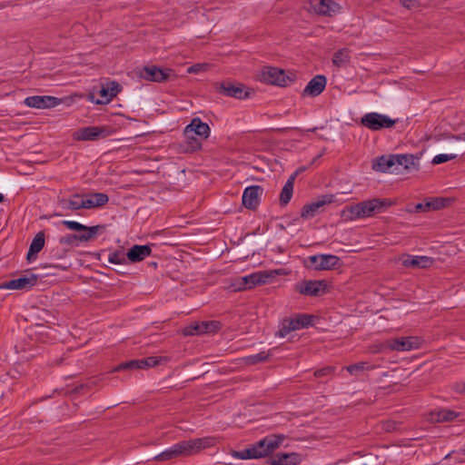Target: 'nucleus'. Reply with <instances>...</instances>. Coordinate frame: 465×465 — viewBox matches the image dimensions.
<instances>
[{"mask_svg": "<svg viewBox=\"0 0 465 465\" xmlns=\"http://www.w3.org/2000/svg\"><path fill=\"white\" fill-rule=\"evenodd\" d=\"M263 188L260 185H251L244 189L242 201L245 208L255 210L260 204Z\"/></svg>", "mask_w": 465, "mask_h": 465, "instance_id": "17", "label": "nucleus"}, {"mask_svg": "<svg viewBox=\"0 0 465 465\" xmlns=\"http://www.w3.org/2000/svg\"><path fill=\"white\" fill-rule=\"evenodd\" d=\"M458 416H459V413L454 411L448 410V409H441L439 411H431L430 420L434 422H446V421L453 420Z\"/></svg>", "mask_w": 465, "mask_h": 465, "instance_id": "32", "label": "nucleus"}, {"mask_svg": "<svg viewBox=\"0 0 465 465\" xmlns=\"http://www.w3.org/2000/svg\"><path fill=\"white\" fill-rule=\"evenodd\" d=\"M313 315L307 313H297L293 317L284 318L281 323L276 336L284 338L291 331L308 328L312 324Z\"/></svg>", "mask_w": 465, "mask_h": 465, "instance_id": "2", "label": "nucleus"}, {"mask_svg": "<svg viewBox=\"0 0 465 465\" xmlns=\"http://www.w3.org/2000/svg\"><path fill=\"white\" fill-rule=\"evenodd\" d=\"M108 135L109 131L105 126H87L78 129L73 137L76 141H98Z\"/></svg>", "mask_w": 465, "mask_h": 465, "instance_id": "12", "label": "nucleus"}, {"mask_svg": "<svg viewBox=\"0 0 465 465\" xmlns=\"http://www.w3.org/2000/svg\"><path fill=\"white\" fill-rule=\"evenodd\" d=\"M298 175V171H295L286 181L285 184L283 185L282 192L280 193V204L282 206L287 205L293 194V186H294V181L296 176Z\"/></svg>", "mask_w": 465, "mask_h": 465, "instance_id": "28", "label": "nucleus"}, {"mask_svg": "<svg viewBox=\"0 0 465 465\" xmlns=\"http://www.w3.org/2000/svg\"><path fill=\"white\" fill-rule=\"evenodd\" d=\"M455 391L459 393H465V381L455 384Z\"/></svg>", "mask_w": 465, "mask_h": 465, "instance_id": "55", "label": "nucleus"}, {"mask_svg": "<svg viewBox=\"0 0 465 465\" xmlns=\"http://www.w3.org/2000/svg\"><path fill=\"white\" fill-rule=\"evenodd\" d=\"M140 368V361L138 360H131L124 362L120 363L116 366L114 371H121L125 370H139Z\"/></svg>", "mask_w": 465, "mask_h": 465, "instance_id": "43", "label": "nucleus"}, {"mask_svg": "<svg viewBox=\"0 0 465 465\" xmlns=\"http://www.w3.org/2000/svg\"><path fill=\"white\" fill-rule=\"evenodd\" d=\"M140 77L150 82L165 83L176 78L174 71L171 68H160L156 65L143 66L139 74Z\"/></svg>", "mask_w": 465, "mask_h": 465, "instance_id": "6", "label": "nucleus"}, {"mask_svg": "<svg viewBox=\"0 0 465 465\" xmlns=\"http://www.w3.org/2000/svg\"><path fill=\"white\" fill-rule=\"evenodd\" d=\"M81 208L84 209H92L96 208L92 197H87L86 199H81Z\"/></svg>", "mask_w": 465, "mask_h": 465, "instance_id": "52", "label": "nucleus"}, {"mask_svg": "<svg viewBox=\"0 0 465 465\" xmlns=\"http://www.w3.org/2000/svg\"><path fill=\"white\" fill-rule=\"evenodd\" d=\"M140 361V368L141 369H148L151 367H155L159 365L162 361H166L165 357H156V356H150L143 359H139Z\"/></svg>", "mask_w": 465, "mask_h": 465, "instance_id": "37", "label": "nucleus"}, {"mask_svg": "<svg viewBox=\"0 0 465 465\" xmlns=\"http://www.w3.org/2000/svg\"><path fill=\"white\" fill-rule=\"evenodd\" d=\"M318 129V127H313L312 129H309L308 132H315Z\"/></svg>", "mask_w": 465, "mask_h": 465, "instance_id": "57", "label": "nucleus"}, {"mask_svg": "<svg viewBox=\"0 0 465 465\" xmlns=\"http://www.w3.org/2000/svg\"><path fill=\"white\" fill-rule=\"evenodd\" d=\"M312 8L318 15L331 16L338 12L340 6L332 0H314Z\"/></svg>", "mask_w": 465, "mask_h": 465, "instance_id": "25", "label": "nucleus"}, {"mask_svg": "<svg viewBox=\"0 0 465 465\" xmlns=\"http://www.w3.org/2000/svg\"><path fill=\"white\" fill-rule=\"evenodd\" d=\"M361 203H358L353 205L346 206L341 213V216L345 221H353L356 219L363 218L361 216Z\"/></svg>", "mask_w": 465, "mask_h": 465, "instance_id": "33", "label": "nucleus"}, {"mask_svg": "<svg viewBox=\"0 0 465 465\" xmlns=\"http://www.w3.org/2000/svg\"><path fill=\"white\" fill-rule=\"evenodd\" d=\"M400 3L407 9H411L418 5V0H400Z\"/></svg>", "mask_w": 465, "mask_h": 465, "instance_id": "53", "label": "nucleus"}, {"mask_svg": "<svg viewBox=\"0 0 465 465\" xmlns=\"http://www.w3.org/2000/svg\"><path fill=\"white\" fill-rule=\"evenodd\" d=\"M62 224L64 225L67 229L81 232L84 229H85V225L75 222V221H63Z\"/></svg>", "mask_w": 465, "mask_h": 465, "instance_id": "47", "label": "nucleus"}, {"mask_svg": "<svg viewBox=\"0 0 465 465\" xmlns=\"http://www.w3.org/2000/svg\"><path fill=\"white\" fill-rule=\"evenodd\" d=\"M203 323L206 324L205 325L206 329H203V334H205V333H215L222 327L221 322H218V321H207V322H203Z\"/></svg>", "mask_w": 465, "mask_h": 465, "instance_id": "46", "label": "nucleus"}, {"mask_svg": "<svg viewBox=\"0 0 465 465\" xmlns=\"http://www.w3.org/2000/svg\"><path fill=\"white\" fill-rule=\"evenodd\" d=\"M397 154H383L372 161V169L381 173H400Z\"/></svg>", "mask_w": 465, "mask_h": 465, "instance_id": "15", "label": "nucleus"}, {"mask_svg": "<svg viewBox=\"0 0 465 465\" xmlns=\"http://www.w3.org/2000/svg\"><path fill=\"white\" fill-rule=\"evenodd\" d=\"M77 242H79V235L78 234H66L64 236H62L59 239L60 245H78Z\"/></svg>", "mask_w": 465, "mask_h": 465, "instance_id": "45", "label": "nucleus"}, {"mask_svg": "<svg viewBox=\"0 0 465 465\" xmlns=\"http://www.w3.org/2000/svg\"><path fill=\"white\" fill-rule=\"evenodd\" d=\"M303 170H304V168H300V169H298V170H297V171H298V173H299L300 172H302Z\"/></svg>", "mask_w": 465, "mask_h": 465, "instance_id": "59", "label": "nucleus"}, {"mask_svg": "<svg viewBox=\"0 0 465 465\" xmlns=\"http://www.w3.org/2000/svg\"><path fill=\"white\" fill-rule=\"evenodd\" d=\"M260 80L263 83L278 86H286L288 80L291 82L293 81L285 74L283 70L272 66H265L262 68L260 74Z\"/></svg>", "mask_w": 465, "mask_h": 465, "instance_id": "11", "label": "nucleus"}, {"mask_svg": "<svg viewBox=\"0 0 465 465\" xmlns=\"http://www.w3.org/2000/svg\"><path fill=\"white\" fill-rule=\"evenodd\" d=\"M327 78L322 74H317L307 84L302 91L303 96L315 97L320 95L325 89Z\"/></svg>", "mask_w": 465, "mask_h": 465, "instance_id": "20", "label": "nucleus"}, {"mask_svg": "<svg viewBox=\"0 0 465 465\" xmlns=\"http://www.w3.org/2000/svg\"><path fill=\"white\" fill-rule=\"evenodd\" d=\"M340 262V258L333 254H316L309 256L305 260V266L315 270L324 271L335 269Z\"/></svg>", "mask_w": 465, "mask_h": 465, "instance_id": "8", "label": "nucleus"}, {"mask_svg": "<svg viewBox=\"0 0 465 465\" xmlns=\"http://www.w3.org/2000/svg\"><path fill=\"white\" fill-rule=\"evenodd\" d=\"M81 197L82 195L79 193H75L73 195L72 199L68 201L63 200V207L68 210L76 211L81 209Z\"/></svg>", "mask_w": 465, "mask_h": 465, "instance_id": "41", "label": "nucleus"}, {"mask_svg": "<svg viewBox=\"0 0 465 465\" xmlns=\"http://www.w3.org/2000/svg\"><path fill=\"white\" fill-rule=\"evenodd\" d=\"M108 261L114 264H125L127 263L128 259L126 257V253H124V251L116 250L113 252H110Z\"/></svg>", "mask_w": 465, "mask_h": 465, "instance_id": "39", "label": "nucleus"}, {"mask_svg": "<svg viewBox=\"0 0 465 465\" xmlns=\"http://www.w3.org/2000/svg\"><path fill=\"white\" fill-rule=\"evenodd\" d=\"M334 202V195L323 194L318 197L314 202L305 204L301 211V217L308 220L314 217L317 213L322 212V208Z\"/></svg>", "mask_w": 465, "mask_h": 465, "instance_id": "14", "label": "nucleus"}, {"mask_svg": "<svg viewBox=\"0 0 465 465\" xmlns=\"http://www.w3.org/2000/svg\"><path fill=\"white\" fill-rule=\"evenodd\" d=\"M351 61L350 50L348 48L339 49L334 53L332 57V64L337 67H344Z\"/></svg>", "mask_w": 465, "mask_h": 465, "instance_id": "34", "label": "nucleus"}, {"mask_svg": "<svg viewBox=\"0 0 465 465\" xmlns=\"http://www.w3.org/2000/svg\"><path fill=\"white\" fill-rule=\"evenodd\" d=\"M205 67H206V64H195L191 65L187 69V73H189V74H197V73L204 70Z\"/></svg>", "mask_w": 465, "mask_h": 465, "instance_id": "51", "label": "nucleus"}, {"mask_svg": "<svg viewBox=\"0 0 465 465\" xmlns=\"http://www.w3.org/2000/svg\"><path fill=\"white\" fill-rule=\"evenodd\" d=\"M373 368V366L369 365L365 361H360L355 364L349 365L345 369L350 374L357 375L359 372H361L365 370H372Z\"/></svg>", "mask_w": 465, "mask_h": 465, "instance_id": "40", "label": "nucleus"}, {"mask_svg": "<svg viewBox=\"0 0 465 465\" xmlns=\"http://www.w3.org/2000/svg\"><path fill=\"white\" fill-rule=\"evenodd\" d=\"M302 456L297 452H278L268 460L270 465H298L302 462Z\"/></svg>", "mask_w": 465, "mask_h": 465, "instance_id": "21", "label": "nucleus"}, {"mask_svg": "<svg viewBox=\"0 0 465 465\" xmlns=\"http://www.w3.org/2000/svg\"><path fill=\"white\" fill-rule=\"evenodd\" d=\"M206 324H203V322H194L191 324L184 327L182 331L183 335L184 336H194V335H202L203 329L205 328Z\"/></svg>", "mask_w": 465, "mask_h": 465, "instance_id": "35", "label": "nucleus"}, {"mask_svg": "<svg viewBox=\"0 0 465 465\" xmlns=\"http://www.w3.org/2000/svg\"><path fill=\"white\" fill-rule=\"evenodd\" d=\"M153 244L139 245L134 244L126 252V257L130 262H139L152 254V246Z\"/></svg>", "mask_w": 465, "mask_h": 465, "instance_id": "23", "label": "nucleus"}, {"mask_svg": "<svg viewBox=\"0 0 465 465\" xmlns=\"http://www.w3.org/2000/svg\"><path fill=\"white\" fill-rule=\"evenodd\" d=\"M185 141L181 143V151L183 153H193L202 149L203 139L193 134L183 132Z\"/></svg>", "mask_w": 465, "mask_h": 465, "instance_id": "27", "label": "nucleus"}, {"mask_svg": "<svg viewBox=\"0 0 465 465\" xmlns=\"http://www.w3.org/2000/svg\"><path fill=\"white\" fill-rule=\"evenodd\" d=\"M60 103L59 98L51 95H33L26 97L24 101L26 106L37 109L54 108Z\"/></svg>", "mask_w": 465, "mask_h": 465, "instance_id": "19", "label": "nucleus"}, {"mask_svg": "<svg viewBox=\"0 0 465 465\" xmlns=\"http://www.w3.org/2000/svg\"><path fill=\"white\" fill-rule=\"evenodd\" d=\"M405 267L429 268L433 263V259L428 256H411L403 261Z\"/></svg>", "mask_w": 465, "mask_h": 465, "instance_id": "30", "label": "nucleus"}, {"mask_svg": "<svg viewBox=\"0 0 465 465\" xmlns=\"http://www.w3.org/2000/svg\"><path fill=\"white\" fill-rule=\"evenodd\" d=\"M210 132L211 129L209 125L206 123H203L199 117L193 118L184 128V133L193 134L203 140H206L210 136Z\"/></svg>", "mask_w": 465, "mask_h": 465, "instance_id": "24", "label": "nucleus"}, {"mask_svg": "<svg viewBox=\"0 0 465 465\" xmlns=\"http://www.w3.org/2000/svg\"><path fill=\"white\" fill-rule=\"evenodd\" d=\"M45 246V232L41 231L35 234L34 237L30 246L29 250L26 255V260L28 262H32L33 260L36 259V255L38 252L42 251V249Z\"/></svg>", "mask_w": 465, "mask_h": 465, "instance_id": "29", "label": "nucleus"}, {"mask_svg": "<svg viewBox=\"0 0 465 465\" xmlns=\"http://www.w3.org/2000/svg\"><path fill=\"white\" fill-rule=\"evenodd\" d=\"M398 167L399 173H403L404 172H410L413 170H419V161L420 157L418 155L410 154V153H398Z\"/></svg>", "mask_w": 465, "mask_h": 465, "instance_id": "26", "label": "nucleus"}, {"mask_svg": "<svg viewBox=\"0 0 465 465\" xmlns=\"http://www.w3.org/2000/svg\"><path fill=\"white\" fill-rule=\"evenodd\" d=\"M361 124L371 131H379L393 127L396 120L379 113H368L361 117Z\"/></svg>", "mask_w": 465, "mask_h": 465, "instance_id": "7", "label": "nucleus"}, {"mask_svg": "<svg viewBox=\"0 0 465 465\" xmlns=\"http://www.w3.org/2000/svg\"><path fill=\"white\" fill-rule=\"evenodd\" d=\"M53 266L54 268L60 269V270L66 271L67 269H69L71 267V263L62 262V263L54 264Z\"/></svg>", "mask_w": 465, "mask_h": 465, "instance_id": "54", "label": "nucleus"}, {"mask_svg": "<svg viewBox=\"0 0 465 465\" xmlns=\"http://www.w3.org/2000/svg\"><path fill=\"white\" fill-rule=\"evenodd\" d=\"M360 203L361 207V216L363 218L371 217L377 213H383L392 205V202L385 198H373L362 201Z\"/></svg>", "mask_w": 465, "mask_h": 465, "instance_id": "10", "label": "nucleus"}, {"mask_svg": "<svg viewBox=\"0 0 465 465\" xmlns=\"http://www.w3.org/2000/svg\"><path fill=\"white\" fill-rule=\"evenodd\" d=\"M285 436L283 434H272L264 437L252 446V448H255L258 453H261V456H259V459H261L267 457L276 449H278L282 445Z\"/></svg>", "mask_w": 465, "mask_h": 465, "instance_id": "9", "label": "nucleus"}, {"mask_svg": "<svg viewBox=\"0 0 465 465\" xmlns=\"http://www.w3.org/2000/svg\"><path fill=\"white\" fill-rule=\"evenodd\" d=\"M67 252H68L67 249H65L62 246H56V247L53 248L52 250H50L49 257H50V259H52L54 261L63 260L66 256Z\"/></svg>", "mask_w": 465, "mask_h": 465, "instance_id": "44", "label": "nucleus"}, {"mask_svg": "<svg viewBox=\"0 0 465 465\" xmlns=\"http://www.w3.org/2000/svg\"><path fill=\"white\" fill-rule=\"evenodd\" d=\"M92 197L95 207H102L109 202V196L104 193H92L86 195Z\"/></svg>", "mask_w": 465, "mask_h": 465, "instance_id": "42", "label": "nucleus"}, {"mask_svg": "<svg viewBox=\"0 0 465 465\" xmlns=\"http://www.w3.org/2000/svg\"><path fill=\"white\" fill-rule=\"evenodd\" d=\"M294 290L302 295L318 297L329 292V284L325 280H302L295 284Z\"/></svg>", "mask_w": 465, "mask_h": 465, "instance_id": "4", "label": "nucleus"}, {"mask_svg": "<svg viewBox=\"0 0 465 465\" xmlns=\"http://www.w3.org/2000/svg\"><path fill=\"white\" fill-rule=\"evenodd\" d=\"M122 89L123 87L118 82L109 81L105 84H103L99 91L101 99L94 101V96L92 95L91 100L96 104H107L122 91Z\"/></svg>", "mask_w": 465, "mask_h": 465, "instance_id": "18", "label": "nucleus"}, {"mask_svg": "<svg viewBox=\"0 0 465 465\" xmlns=\"http://www.w3.org/2000/svg\"><path fill=\"white\" fill-rule=\"evenodd\" d=\"M151 265L153 266V267H156L157 266V262H153L151 263Z\"/></svg>", "mask_w": 465, "mask_h": 465, "instance_id": "58", "label": "nucleus"}, {"mask_svg": "<svg viewBox=\"0 0 465 465\" xmlns=\"http://www.w3.org/2000/svg\"><path fill=\"white\" fill-rule=\"evenodd\" d=\"M232 456L234 458H238L241 460H251V459H259V456H261V453L257 452L255 448H252L251 445L249 448H246L242 450H234L232 452Z\"/></svg>", "mask_w": 465, "mask_h": 465, "instance_id": "36", "label": "nucleus"}, {"mask_svg": "<svg viewBox=\"0 0 465 465\" xmlns=\"http://www.w3.org/2000/svg\"><path fill=\"white\" fill-rule=\"evenodd\" d=\"M421 345V339L416 336L400 337L388 340L385 347L391 351H407L419 349Z\"/></svg>", "mask_w": 465, "mask_h": 465, "instance_id": "13", "label": "nucleus"}, {"mask_svg": "<svg viewBox=\"0 0 465 465\" xmlns=\"http://www.w3.org/2000/svg\"><path fill=\"white\" fill-rule=\"evenodd\" d=\"M5 201V196L0 193V203Z\"/></svg>", "mask_w": 465, "mask_h": 465, "instance_id": "56", "label": "nucleus"}, {"mask_svg": "<svg viewBox=\"0 0 465 465\" xmlns=\"http://www.w3.org/2000/svg\"><path fill=\"white\" fill-rule=\"evenodd\" d=\"M216 443L217 439L214 437L182 440L156 455L153 460L157 461H167L179 457L192 456L200 452L202 450L214 446Z\"/></svg>", "mask_w": 465, "mask_h": 465, "instance_id": "1", "label": "nucleus"}, {"mask_svg": "<svg viewBox=\"0 0 465 465\" xmlns=\"http://www.w3.org/2000/svg\"><path fill=\"white\" fill-rule=\"evenodd\" d=\"M105 224H97L94 226H86L82 231L83 233H79V242H86L94 240L98 233H102L105 231Z\"/></svg>", "mask_w": 465, "mask_h": 465, "instance_id": "31", "label": "nucleus"}, {"mask_svg": "<svg viewBox=\"0 0 465 465\" xmlns=\"http://www.w3.org/2000/svg\"><path fill=\"white\" fill-rule=\"evenodd\" d=\"M454 144L452 145L453 152L450 153H440L434 156L432 159L433 164H440L448 161L453 160L458 157L459 154L465 153V143L458 137L453 139Z\"/></svg>", "mask_w": 465, "mask_h": 465, "instance_id": "22", "label": "nucleus"}, {"mask_svg": "<svg viewBox=\"0 0 465 465\" xmlns=\"http://www.w3.org/2000/svg\"><path fill=\"white\" fill-rule=\"evenodd\" d=\"M431 210H440L445 206V200L442 198L429 199Z\"/></svg>", "mask_w": 465, "mask_h": 465, "instance_id": "49", "label": "nucleus"}, {"mask_svg": "<svg viewBox=\"0 0 465 465\" xmlns=\"http://www.w3.org/2000/svg\"><path fill=\"white\" fill-rule=\"evenodd\" d=\"M335 371V367L326 366L324 368L319 369L314 371V376L316 378H321L324 376L331 375Z\"/></svg>", "mask_w": 465, "mask_h": 465, "instance_id": "48", "label": "nucleus"}, {"mask_svg": "<svg viewBox=\"0 0 465 465\" xmlns=\"http://www.w3.org/2000/svg\"><path fill=\"white\" fill-rule=\"evenodd\" d=\"M216 89L219 94L224 96L239 100L249 98L253 93L252 89L246 88L243 84L232 81H223L217 84Z\"/></svg>", "mask_w": 465, "mask_h": 465, "instance_id": "5", "label": "nucleus"}, {"mask_svg": "<svg viewBox=\"0 0 465 465\" xmlns=\"http://www.w3.org/2000/svg\"><path fill=\"white\" fill-rule=\"evenodd\" d=\"M271 353L270 351H261L257 354L250 355L245 358V362L249 365H255L261 362L267 361Z\"/></svg>", "mask_w": 465, "mask_h": 465, "instance_id": "38", "label": "nucleus"}, {"mask_svg": "<svg viewBox=\"0 0 465 465\" xmlns=\"http://www.w3.org/2000/svg\"><path fill=\"white\" fill-rule=\"evenodd\" d=\"M38 276L26 273L19 278L5 281L0 284V289L29 290L37 283Z\"/></svg>", "mask_w": 465, "mask_h": 465, "instance_id": "16", "label": "nucleus"}, {"mask_svg": "<svg viewBox=\"0 0 465 465\" xmlns=\"http://www.w3.org/2000/svg\"><path fill=\"white\" fill-rule=\"evenodd\" d=\"M271 277L272 273L267 271L256 272L249 275L234 279L231 287L233 292H242L252 289L257 285L267 283Z\"/></svg>", "mask_w": 465, "mask_h": 465, "instance_id": "3", "label": "nucleus"}, {"mask_svg": "<svg viewBox=\"0 0 465 465\" xmlns=\"http://www.w3.org/2000/svg\"><path fill=\"white\" fill-rule=\"evenodd\" d=\"M430 203L429 200H426L423 203H419L415 204L414 211L416 213H425L430 211Z\"/></svg>", "mask_w": 465, "mask_h": 465, "instance_id": "50", "label": "nucleus"}]
</instances>
